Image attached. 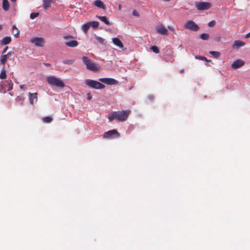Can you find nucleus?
<instances>
[{
    "mask_svg": "<svg viewBox=\"0 0 250 250\" xmlns=\"http://www.w3.org/2000/svg\"><path fill=\"white\" fill-rule=\"evenodd\" d=\"M156 29L157 32L161 35H167L168 34L167 29L162 24L157 25Z\"/></svg>",
    "mask_w": 250,
    "mask_h": 250,
    "instance_id": "obj_10",
    "label": "nucleus"
},
{
    "mask_svg": "<svg viewBox=\"0 0 250 250\" xmlns=\"http://www.w3.org/2000/svg\"><path fill=\"white\" fill-rule=\"evenodd\" d=\"M132 15H133V16H139V13L135 10H133V13H132Z\"/></svg>",
    "mask_w": 250,
    "mask_h": 250,
    "instance_id": "obj_34",
    "label": "nucleus"
},
{
    "mask_svg": "<svg viewBox=\"0 0 250 250\" xmlns=\"http://www.w3.org/2000/svg\"><path fill=\"white\" fill-rule=\"evenodd\" d=\"M2 7L4 10H7L9 8V2L7 0H3Z\"/></svg>",
    "mask_w": 250,
    "mask_h": 250,
    "instance_id": "obj_23",
    "label": "nucleus"
},
{
    "mask_svg": "<svg viewBox=\"0 0 250 250\" xmlns=\"http://www.w3.org/2000/svg\"><path fill=\"white\" fill-rule=\"evenodd\" d=\"M209 35L207 33L201 34L200 36V38L203 40H208L209 38Z\"/></svg>",
    "mask_w": 250,
    "mask_h": 250,
    "instance_id": "obj_26",
    "label": "nucleus"
},
{
    "mask_svg": "<svg viewBox=\"0 0 250 250\" xmlns=\"http://www.w3.org/2000/svg\"><path fill=\"white\" fill-rule=\"evenodd\" d=\"M20 88H21V89H26V86H25V85H24V84H21V85L20 86Z\"/></svg>",
    "mask_w": 250,
    "mask_h": 250,
    "instance_id": "obj_39",
    "label": "nucleus"
},
{
    "mask_svg": "<svg viewBox=\"0 0 250 250\" xmlns=\"http://www.w3.org/2000/svg\"><path fill=\"white\" fill-rule=\"evenodd\" d=\"M43 64H44L45 65L47 66H51V64H50V63H45V62H44Z\"/></svg>",
    "mask_w": 250,
    "mask_h": 250,
    "instance_id": "obj_44",
    "label": "nucleus"
},
{
    "mask_svg": "<svg viewBox=\"0 0 250 250\" xmlns=\"http://www.w3.org/2000/svg\"><path fill=\"white\" fill-rule=\"evenodd\" d=\"M2 29V25L0 24V30H1Z\"/></svg>",
    "mask_w": 250,
    "mask_h": 250,
    "instance_id": "obj_46",
    "label": "nucleus"
},
{
    "mask_svg": "<svg viewBox=\"0 0 250 250\" xmlns=\"http://www.w3.org/2000/svg\"><path fill=\"white\" fill-rule=\"evenodd\" d=\"M245 64V62L241 59H238L235 61L231 64V67L233 69H238L242 66H243Z\"/></svg>",
    "mask_w": 250,
    "mask_h": 250,
    "instance_id": "obj_11",
    "label": "nucleus"
},
{
    "mask_svg": "<svg viewBox=\"0 0 250 250\" xmlns=\"http://www.w3.org/2000/svg\"><path fill=\"white\" fill-rule=\"evenodd\" d=\"M64 39H69V38H72V36H65L64 37Z\"/></svg>",
    "mask_w": 250,
    "mask_h": 250,
    "instance_id": "obj_42",
    "label": "nucleus"
},
{
    "mask_svg": "<svg viewBox=\"0 0 250 250\" xmlns=\"http://www.w3.org/2000/svg\"><path fill=\"white\" fill-rule=\"evenodd\" d=\"M245 45V43L240 40H236L234 42L232 46V48L235 49H238L241 46H244Z\"/></svg>",
    "mask_w": 250,
    "mask_h": 250,
    "instance_id": "obj_13",
    "label": "nucleus"
},
{
    "mask_svg": "<svg viewBox=\"0 0 250 250\" xmlns=\"http://www.w3.org/2000/svg\"><path fill=\"white\" fill-rule=\"evenodd\" d=\"M168 28L171 30L172 32H173V33H175V29L172 26H168Z\"/></svg>",
    "mask_w": 250,
    "mask_h": 250,
    "instance_id": "obj_33",
    "label": "nucleus"
},
{
    "mask_svg": "<svg viewBox=\"0 0 250 250\" xmlns=\"http://www.w3.org/2000/svg\"><path fill=\"white\" fill-rule=\"evenodd\" d=\"M85 83L89 87L96 89H104L105 87L104 84L91 79L85 80Z\"/></svg>",
    "mask_w": 250,
    "mask_h": 250,
    "instance_id": "obj_4",
    "label": "nucleus"
},
{
    "mask_svg": "<svg viewBox=\"0 0 250 250\" xmlns=\"http://www.w3.org/2000/svg\"><path fill=\"white\" fill-rule=\"evenodd\" d=\"M36 17H30V18L32 19H34L35 18H36Z\"/></svg>",
    "mask_w": 250,
    "mask_h": 250,
    "instance_id": "obj_47",
    "label": "nucleus"
},
{
    "mask_svg": "<svg viewBox=\"0 0 250 250\" xmlns=\"http://www.w3.org/2000/svg\"><path fill=\"white\" fill-rule=\"evenodd\" d=\"M66 45L69 47H75L78 45V42L77 41L72 40L70 41H67L65 42Z\"/></svg>",
    "mask_w": 250,
    "mask_h": 250,
    "instance_id": "obj_17",
    "label": "nucleus"
},
{
    "mask_svg": "<svg viewBox=\"0 0 250 250\" xmlns=\"http://www.w3.org/2000/svg\"><path fill=\"white\" fill-rule=\"evenodd\" d=\"M10 52L8 53L7 54H4V55H2L1 56H0V62L3 64V67L5 65V64L7 61V57L8 55H10Z\"/></svg>",
    "mask_w": 250,
    "mask_h": 250,
    "instance_id": "obj_16",
    "label": "nucleus"
},
{
    "mask_svg": "<svg viewBox=\"0 0 250 250\" xmlns=\"http://www.w3.org/2000/svg\"><path fill=\"white\" fill-rule=\"evenodd\" d=\"M31 43L34 44L36 46L42 47L45 44V41L43 38L34 37L31 39Z\"/></svg>",
    "mask_w": 250,
    "mask_h": 250,
    "instance_id": "obj_8",
    "label": "nucleus"
},
{
    "mask_svg": "<svg viewBox=\"0 0 250 250\" xmlns=\"http://www.w3.org/2000/svg\"><path fill=\"white\" fill-rule=\"evenodd\" d=\"M12 1H15L16 0H11Z\"/></svg>",
    "mask_w": 250,
    "mask_h": 250,
    "instance_id": "obj_48",
    "label": "nucleus"
},
{
    "mask_svg": "<svg viewBox=\"0 0 250 250\" xmlns=\"http://www.w3.org/2000/svg\"><path fill=\"white\" fill-rule=\"evenodd\" d=\"M12 88H13V83H12V84H9V88L7 89V90L10 91V90H12Z\"/></svg>",
    "mask_w": 250,
    "mask_h": 250,
    "instance_id": "obj_40",
    "label": "nucleus"
},
{
    "mask_svg": "<svg viewBox=\"0 0 250 250\" xmlns=\"http://www.w3.org/2000/svg\"><path fill=\"white\" fill-rule=\"evenodd\" d=\"M100 20L105 23L106 25H109V22L107 20L106 17H98Z\"/></svg>",
    "mask_w": 250,
    "mask_h": 250,
    "instance_id": "obj_28",
    "label": "nucleus"
},
{
    "mask_svg": "<svg viewBox=\"0 0 250 250\" xmlns=\"http://www.w3.org/2000/svg\"><path fill=\"white\" fill-rule=\"evenodd\" d=\"M94 4L97 7L102 8L104 9L105 8V5L104 4L103 1H102L101 0H96L94 2Z\"/></svg>",
    "mask_w": 250,
    "mask_h": 250,
    "instance_id": "obj_15",
    "label": "nucleus"
},
{
    "mask_svg": "<svg viewBox=\"0 0 250 250\" xmlns=\"http://www.w3.org/2000/svg\"><path fill=\"white\" fill-rule=\"evenodd\" d=\"M12 34L15 38H18L19 37L20 31L15 25L12 27Z\"/></svg>",
    "mask_w": 250,
    "mask_h": 250,
    "instance_id": "obj_19",
    "label": "nucleus"
},
{
    "mask_svg": "<svg viewBox=\"0 0 250 250\" xmlns=\"http://www.w3.org/2000/svg\"><path fill=\"white\" fill-rule=\"evenodd\" d=\"M215 21H210L209 22H208V26L209 27H213V26L215 25Z\"/></svg>",
    "mask_w": 250,
    "mask_h": 250,
    "instance_id": "obj_32",
    "label": "nucleus"
},
{
    "mask_svg": "<svg viewBox=\"0 0 250 250\" xmlns=\"http://www.w3.org/2000/svg\"><path fill=\"white\" fill-rule=\"evenodd\" d=\"M42 120L45 123H50L53 121V119L51 116L43 117Z\"/></svg>",
    "mask_w": 250,
    "mask_h": 250,
    "instance_id": "obj_24",
    "label": "nucleus"
},
{
    "mask_svg": "<svg viewBox=\"0 0 250 250\" xmlns=\"http://www.w3.org/2000/svg\"><path fill=\"white\" fill-rule=\"evenodd\" d=\"M245 37L246 38H249L250 37V32L246 35Z\"/></svg>",
    "mask_w": 250,
    "mask_h": 250,
    "instance_id": "obj_43",
    "label": "nucleus"
},
{
    "mask_svg": "<svg viewBox=\"0 0 250 250\" xmlns=\"http://www.w3.org/2000/svg\"><path fill=\"white\" fill-rule=\"evenodd\" d=\"M99 81L107 84L115 85L118 83V81L113 78H104L99 79Z\"/></svg>",
    "mask_w": 250,
    "mask_h": 250,
    "instance_id": "obj_9",
    "label": "nucleus"
},
{
    "mask_svg": "<svg viewBox=\"0 0 250 250\" xmlns=\"http://www.w3.org/2000/svg\"><path fill=\"white\" fill-rule=\"evenodd\" d=\"M195 58L196 59H199V60H202V61H205L207 62H210L211 61V60H208L206 57H203V56H195Z\"/></svg>",
    "mask_w": 250,
    "mask_h": 250,
    "instance_id": "obj_29",
    "label": "nucleus"
},
{
    "mask_svg": "<svg viewBox=\"0 0 250 250\" xmlns=\"http://www.w3.org/2000/svg\"><path fill=\"white\" fill-rule=\"evenodd\" d=\"M87 23L89 24L90 27H91L94 29L97 28L99 25V22L95 21H89L87 22Z\"/></svg>",
    "mask_w": 250,
    "mask_h": 250,
    "instance_id": "obj_20",
    "label": "nucleus"
},
{
    "mask_svg": "<svg viewBox=\"0 0 250 250\" xmlns=\"http://www.w3.org/2000/svg\"><path fill=\"white\" fill-rule=\"evenodd\" d=\"M184 27L186 29H188L193 31H197L199 29L198 25L192 21H188L185 24Z\"/></svg>",
    "mask_w": 250,
    "mask_h": 250,
    "instance_id": "obj_7",
    "label": "nucleus"
},
{
    "mask_svg": "<svg viewBox=\"0 0 250 250\" xmlns=\"http://www.w3.org/2000/svg\"><path fill=\"white\" fill-rule=\"evenodd\" d=\"M97 41L99 42L100 43H103L104 42V39L100 37H98L97 38Z\"/></svg>",
    "mask_w": 250,
    "mask_h": 250,
    "instance_id": "obj_36",
    "label": "nucleus"
},
{
    "mask_svg": "<svg viewBox=\"0 0 250 250\" xmlns=\"http://www.w3.org/2000/svg\"><path fill=\"white\" fill-rule=\"evenodd\" d=\"M118 8H119V9L120 10H121V8H122V5H121V4H119V5H118Z\"/></svg>",
    "mask_w": 250,
    "mask_h": 250,
    "instance_id": "obj_45",
    "label": "nucleus"
},
{
    "mask_svg": "<svg viewBox=\"0 0 250 250\" xmlns=\"http://www.w3.org/2000/svg\"><path fill=\"white\" fill-rule=\"evenodd\" d=\"M2 89H3V86H2V84L0 83V92L5 93V91L4 90L3 91Z\"/></svg>",
    "mask_w": 250,
    "mask_h": 250,
    "instance_id": "obj_38",
    "label": "nucleus"
},
{
    "mask_svg": "<svg viewBox=\"0 0 250 250\" xmlns=\"http://www.w3.org/2000/svg\"><path fill=\"white\" fill-rule=\"evenodd\" d=\"M30 16H39V13H32Z\"/></svg>",
    "mask_w": 250,
    "mask_h": 250,
    "instance_id": "obj_41",
    "label": "nucleus"
},
{
    "mask_svg": "<svg viewBox=\"0 0 250 250\" xmlns=\"http://www.w3.org/2000/svg\"><path fill=\"white\" fill-rule=\"evenodd\" d=\"M82 60L86 68L92 71H98L100 69V66L97 63L92 62L88 58L85 56L82 57Z\"/></svg>",
    "mask_w": 250,
    "mask_h": 250,
    "instance_id": "obj_2",
    "label": "nucleus"
},
{
    "mask_svg": "<svg viewBox=\"0 0 250 250\" xmlns=\"http://www.w3.org/2000/svg\"><path fill=\"white\" fill-rule=\"evenodd\" d=\"M130 113L129 110L113 111L108 115L107 118L109 122H112L114 120L124 122L127 120Z\"/></svg>",
    "mask_w": 250,
    "mask_h": 250,
    "instance_id": "obj_1",
    "label": "nucleus"
},
{
    "mask_svg": "<svg viewBox=\"0 0 250 250\" xmlns=\"http://www.w3.org/2000/svg\"><path fill=\"white\" fill-rule=\"evenodd\" d=\"M150 49L153 51L155 53H158L159 52V48L156 46H152L150 47Z\"/></svg>",
    "mask_w": 250,
    "mask_h": 250,
    "instance_id": "obj_31",
    "label": "nucleus"
},
{
    "mask_svg": "<svg viewBox=\"0 0 250 250\" xmlns=\"http://www.w3.org/2000/svg\"><path fill=\"white\" fill-rule=\"evenodd\" d=\"M74 61H75V60H63L62 61V62L64 64H67L68 65H71V64L73 63Z\"/></svg>",
    "mask_w": 250,
    "mask_h": 250,
    "instance_id": "obj_30",
    "label": "nucleus"
},
{
    "mask_svg": "<svg viewBox=\"0 0 250 250\" xmlns=\"http://www.w3.org/2000/svg\"><path fill=\"white\" fill-rule=\"evenodd\" d=\"M7 78L6 70L3 67L0 73V79H6Z\"/></svg>",
    "mask_w": 250,
    "mask_h": 250,
    "instance_id": "obj_22",
    "label": "nucleus"
},
{
    "mask_svg": "<svg viewBox=\"0 0 250 250\" xmlns=\"http://www.w3.org/2000/svg\"><path fill=\"white\" fill-rule=\"evenodd\" d=\"M8 48V46H6L4 49H3V50L2 51V55H4L7 51V49Z\"/></svg>",
    "mask_w": 250,
    "mask_h": 250,
    "instance_id": "obj_37",
    "label": "nucleus"
},
{
    "mask_svg": "<svg viewBox=\"0 0 250 250\" xmlns=\"http://www.w3.org/2000/svg\"><path fill=\"white\" fill-rule=\"evenodd\" d=\"M112 42L115 45L118 46L120 48H122L124 47L122 42L117 38H113Z\"/></svg>",
    "mask_w": 250,
    "mask_h": 250,
    "instance_id": "obj_14",
    "label": "nucleus"
},
{
    "mask_svg": "<svg viewBox=\"0 0 250 250\" xmlns=\"http://www.w3.org/2000/svg\"><path fill=\"white\" fill-rule=\"evenodd\" d=\"M209 53L215 58H218L220 56V53L219 52L210 51Z\"/></svg>",
    "mask_w": 250,
    "mask_h": 250,
    "instance_id": "obj_27",
    "label": "nucleus"
},
{
    "mask_svg": "<svg viewBox=\"0 0 250 250\" xmlns=\"http://www.w3.org/2000/svg\"><path fill=\"white\" fill-rule=\"evenodd\" d=\"M195 5L198 10H205L211 7V3L208 2L200 1L196 2Z\"/></svg>",
    "mask_w": 250,
    "mask_h": 250,
    "instance_id": "obj_5",
    "label": "nucleus"
},
{
    "mask_svg": "<svg viewBox=\"0 0 250 250\" xmlns=\"http://www.w3.org/2000/svg\"><path fill=\"white\" fill-rule=\"evenodd\" d=\"M120 133L116 129H113L105 132L103 135V138L105 139H113L120 137Z\"/></svg>",
    "mask_w": 250,
    "mask_h": 250,
    "instance_id": "obj_6",
    "label": "nucleus"
},
{
    "mask_svg": "<svg viewBox=\"0 0 250 250\" xmlns=\"http://www.w3.org/2000/svg\"><path fill=\"white\" fill-rule=\"evenodd\" d=\"M87 99L88 100H90L91 99H92V95H91V94L90 93H88L87 94Z\"/></svg>",
    "mask_w": 250,
    "mask_h": 250,
    "instance_id": "obj_35",
    "label": "nucleus"
},
{
    "mask_svg": "<svg viewBox=\"0 0 250 250\" xmlns=\"http://www.w3.org/2000/svg\"><path fill=\"white\" fill-rule=\"evenodd\" d=\"M52 2V0H43V7L44 9L49 7Z\"/></svg>",
    "mask_w": 250,
    "mask_h": 250,
    "instance_id": "obj_21",
    "label": "nucleus"
},
{
    "mask_svg": "<svg viewBox=\"0 0 250 250\" xmlns=\"http://www.w3.org/2000/svg\"><path fill=\"white\" fill-rule=\"evenodd\" d=\"M89 28H90V26L87 22L84 24L82 27V30L85 33H87V32L88 30L89 29Z\"/></svg>",
    "mask_w": 250,
    "mask_h": 250,
    "instance_id": "obj_25",
    "label": "nucleus"
},
{
    "mask_svg": "<svg viewBox=\"0 0 250 250\" xmlns=\"http://www.w3.org/2000/svg\"><path fill=\"white\" fill-rule=\"evenodd\" d=\"M11 42V38L10 37H5L3 38L1 41V43L2 45H6Z\"/></svg>",
    "mask_w": 250,
    "mask_h": 250,
    "instance_id": "obj_18",
    "label": "nucleus"
},
{
    "mask_svg": "<svg viewBox=\"0 0 250 250\" xmlns=\"http://www.w3.org/2000/svg\"><path fill=\"white\" fill-rule=\"evenodd\" d=\"M46 81L52 86H55L59 88H63L65 86L64 83L62 80L53 76L48 77L46 78Z\"/></svg>",
    "mask_w": 250,
    "mask_h": 250,
    "instance_id": "obj_3",
    "label": "nucleus"
},
{
    "mask_svg": "<svg viewBox=\"0 0 250 250\" xmlns=\"http://www.w3.org/2000/svg\"><path fill=\"white\" fill-rule=\"evenodd\" d=\"M29 101L31 104H34L35 103H36L38 100L37 93L35 92L34 93H29Z\"/></svg>",
    "mask_w": 250,
    "mask_h": 250,
    "instance_id": "obj_12",
    "label": "nucleus"
}]
</instances>
